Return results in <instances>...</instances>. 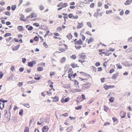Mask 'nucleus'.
Segmentation results:
<instances>
[{"mask_svg": "<svg viewBox=\"0 0 132 132\" xmlns=\"http://www.w3.org/2000/svg\"><path fill=\"white\" fill-rule=\"evenodd\" d=\"M17 28L20 31H23L24 30L22 26H18Z\"/></svg>", "mask_w": 132, "mask_h": 132, "instance_id": "nucleus-22", "label": "nucleus"}, {"mask_svg": "<svg viewBox=\"0 0 132 132\" xmlns=\"http://www.w3.org/2000/svg\"><path fill=\"white\" fill-rule=\"evenodd\" d=\"M79 59L78 60V62L83 64V63L85 62V59L86 57V55L84 53H82L79 54Z\"/></svg>", "mask_w": 132, "mask_h": 132, "instance_id": "nucleus-2", "label": "nucleus"}, {"mask_svg": "<svg viewBox=\"0 0 132 132\" xmlns=\"http://www.w3.org/2000/svg\"><path fill=\"white\" fill-rule=\"evenodd\" d=\"M87 25L89 27L92 28V25L91 22H87L86 23Z\"/></svg>", "mask_w": 132, "mask_h": 132, "instance_id": "nucleus-42", "label": "nucleus"}, {"mask_svg": "<svg viewBox=\"0 0 132 132\" xmlns=\"http://www.w3.org/2000/svg\"><path fill=\"white\" fill-rule=\"evenodd\" d=\"M60 47L59 48L58 50L60 52L59 53L63 52L68 49V46L65 44H63L62 46H60Z\"/></svg>", "mask_w": 132, "mask_h": 132, "instance_id": "nucleus-3", "label": "nucleus"}, {"mask_svg": "<svg viewBox=\"0 0 132 132\" xmlns=\"http://www.w3.org/2000/svg\"><path fill=\"white\" fill-rule=\"evenodd\" d=\"M37 16V14L35 12L31 13L30 15L28 16L29 17H30L32 18L34 17H36Z\"/></svg>", "mask_w": 132, "mask_h": 132, "instance_id": "nucleus-15", "label": "nucleus"}, {"mask_svg": "<svg viewBox=\"0 0 132 132\" xmlns=\"http://www.w3.org/2000/svg\"><path fill=\"white\" fill-rule=\"evenodd\" d=\"M112 10H107L106 11V13L107 14H108L110 13H112Z\"/></svg>", "mask_w": 132, "mask_h": 132, "instance_id": "nucleus-51", "label": "nucleus"}, {"mask_svg": "<svg viewBox=\"0 0 132 132\" xmlns=\"http://www.w3.org/2000/svg\"><path fill=\"white\" fill-rule=\"evenodd\" d=\"M70 5H71L70 6V8L71 9H73L75 8L76 6H74L75 5V3L74 2H71L69 3Z\"/></svg>", "mask_w": 132, "mask_h": 132, "instance_id": "nucleus-10", "label": "nucleus"}, {"mask_svg": "<svg viewBox=\"0 0 132 132\" xmlns=\"http://www.w3.org/2000/svg\"><path fill=\"white\" fill-rule=\"evenodd\" d=\"M5 2L4 1H1L0 2V4L1 5H4L5 4Z\"/></svg>", "mask_w": 132, "mask_h": 132, "instance_id": "nucleus-61", "label": "nucleus"}, {"mask_svg": "<svg viewBox=\"0 0 132 132\" xmlns=\"http://www.w3.org/2000/svg\"><path fill=\"white\" fill-rule=\"evenodd\" d=\"M82 108V106L80 105L77 107H76L75 108L77 110H80Z\"/></svg>", "mask_w": 132, "mask_h": 132, "instance_id": "nucleus-52", "label": "nucleus"}, {"mask_svg": "<svg viewBox=\"0 0 132 132\" xmlns=\"http://www.w3.org/2000/svg\"><path fill=\"white\" fill-rule=\"evenodd\" d=\"M34 40L36 41H38L39 40V38L37 36L35 37L34 38Z\"/></svg>", "mask_w": 132, "mask_h": 132, "instance_id": "nucleus-63", "label": "nucleus"}, {"mask_svg": "<svg viewBox=\"0 0 132 132\" xmlns=\"http://www.w3.org/2000/svg\"><path fill=\"white\" fill-rule=\"evenodd\" d=\"M36 64L35 61L29 62L28 63V65L30 67H32L33 65Z\"/></svg>", "mask_w": 132, "mask_h": 132, "instance_id": "nucleus-13", "label": "nucleus"}, {"mask_svg": "<svg viewBox=\"0 0 132 132\" xmlns=\"http://www.w3.org/2000/svg\"><path fill=\"white\" fill-rule=\"evenodd\" d=\"M70 100V98L69 97L65 98H62L61 100V102L64 103V102H68Z\"/></svg>", "mask_w": 132, "mask_h": 132, "instance_id": "nucleus-17", "label": "nucleus"}, {"mask_svg": "<svg viewBox=\"0 0 132 132\" xmlns=\"http://www.w3.org/2000/svg\"><path fill=\"white\" fill-rule=\"evenodd\" d=\"M74 85L76 87H79V82L78 81L76 80H75L74 82Z\"/></svg>", "mask_w": 132, "mask_h": 132, "instance_id": "nucleus-23", "label": "nucleus"}, {"mask_svg": "<svg viewBox=\"0 0 132 132\" xmlns=\"http://www.w3.org/2000/svg\"><path fill=\"white\" fill-rule=\"evenodd\" d=\"M128 40L129 42H132V37H131L128 38Z\"/></svg>", "mask_w": 132, "mask_h": 132, "instance_id": "nucleus-64", "label": "nucleus"}, {"mask_svg": "<svg viewBox=\"0 0 132 132\" xmlns=\"http://www.w3.org/2000/svg\"><path fill=\"white\" fill-rule=\"evenodd\" d=\"M83 26V24L82 22L80 23H78V25L77 26V28L78 29H79L82 27Z\"/></svg>", "mask_w": 132, "mask_h": 132, "instance_id": "nucleus-20", "label": "nucleus"}, {"mask_svg": "<svg viewBox=\"0 0 132 132\" xmlns=\"http://www.w3.org/2000/svg\"><path fill=\"white\" fill-rule=\"evenodd\" d=\"M32 8L31 7L28 8L25 10V11L27 13H29L32 11Z\"/></svg>", "mask_w": 132, "mask_h": 132, "instance_id": "nucleus-26", "label": "nucleus"}, {"mask_svg": "<svg viewBox=\"0 0 132 132\" xmlns=\"http://www.w3.org/2000/svg\"><path fill=\"white\" fill-rule=\"evenodd\" d=\"M114 100V98L113 97H110L109 99V101L110 102L112 103L113 102Z\"/></svg>", "mask_w": 132, "mask_h": 132, "instance_id": "nucleus-44", "label": "nucleus"}, {"mask_svg": "<svg viewBox=\"0 0 132 132\" xmlns=\"http://www.w3.org/2000/svg\"><path fill=\"white\" fill-rule=\"evenodd\" d=\"M62 29V27H58L57 28L56 31L57 32H59L61 31Z\"/></svg>", "mask_w": 132, "mask_h": 132, "instance_id": "nucleus-50", "label": "nucleus"}, {"mask_svg": "<svg viewBox=\"0 0 132 132\" xmlns=\"http://www.w3.org/2000/svg\"><path fill=\"white\" fill-rule=\"evenodd\" d=\"M114 87L115 86L114 85H106L104 86L103 88H104L105 90H107L110 88H114Z\"/></svg>", "mask_w": 132, "mask_h": 132, "instance_id": "nucleus-8", "label": "nucleus"}, {"mask_svg": "<svg viewBox=\"0 0 132 132\" xmlns=\"http://www.w3.org/2000/svg\"><path fill=\"white\" fill-rule=\"evenodd\" d=\"M70 66L73 68H75L76 67H79V66H78V64H77L75 63H72L71 64Z\"/></svg>", "mask_w": 132, "mask_h": 132, "instance_id": "nucleus-18", "label": "nucleus"}, {"mask_svg": "<svg viewBox=\"0 0 132 132\" xmlns=\"http://www.w3.org/2000/svg\"><path fill=\"white\" fill-rule=\"evenodd\" d=\"M66 61V58L65 57H63L61 58L60 62L61 63H64Z\"/></svg>", "mask_w": 132, "mask_h": 132, "instance_id": "nucleus-19", "label": "nucleus"}, {"mask_svg": "<svg viewBox=\"0 0 132 132\" xmlns=\"http://www.w3.org/2000/svg\"><path fill=\"white\" fill-rule=\"evenodd\" d=\"M102 5V3L100 2H98L97 4L98 6V7H101Z\"/></svg>", "mask_w": 132, "mask_h": 132, "instance_id": "nucleus-53", "label": "nucleus"}, {"mask_svg": "<svg viewBox=\"0 0 132 132\" xmlns=\"http://www.w3.org/2000/svg\"><path fill=\"white\" fill-rule=\"evenodd\" d=\"M4 112L5 113L4 114H5V117L4 118V120H6V121H4L5 122H8L10 120V118H9L8 117H6L5 116L6 115V114L7 113V110H5L4 111Z\"/></svg>", "mask_w": 132, "mask_h": 132, "instance_id": "nucleus-12", "label": "nucleus"}, {"mask_svg": "<svg viewBox=\"0 0 132 132\" xmlns=\"http://www.w3.org/2000/svg\"><path fill=\"white\" fill-rule=\"evenodd\" d=\"M49 129V128L48 126H44L42 128V130L43 132H47Z\"/></svg>", "mask_w": 132, "mask_h": 132, "instance_id": "nucleus-14", "label": "nucleus"}, {"mask_svg": "<svg viewBox=\"0 0 132 132\" xmlns=\"http://www.w3.org/2000/svg\"><path fill=\"white\" fill-rule=\"evenodd\" d=\"M77 73H78V77H81L82 76H90L89 75H88L86 73L82 72H79V71H77Z\"/></svg>", "mask_w": 132, "mask_h": 132, "instance_id": "nucleus-5", "label": "nucleus"}, {"mask_svg": "<svg viewBox=\"0 0 132 132\" xmlns=\"http://www.w3.org/2000/svg\"><path fill=\"white\" fill-rule=\"evenodd\" d=\"M39 8L40 10L41 11L43 10L44 9V6L42 4L40 5H39Z\"/></svg>", "mask_w": 132, "mask_h": 132, "instance_id": "nucleus-40", "label": "nucleus"}, {"mask_svg": "<svg viewBox=\"0 0 132 132\" xmlns=\"http://www.w3.org/2000/svg\"><path fill=\"white\" fill-rule=\"evenodd\" d=\"M132 0H127L125 3V5H128L130 4Z\"/></svg>", "mask_w": 132, "mask_h": 132, "instance_id": "nucleus-24", "label": "nucleus"}, {"mask_svg": "<svg viewBox=\"0 0 132 132\" xmlns=\"http://www.w3.org/2000/svg\"><path fill=\"white\" fill-rule=\"evenodd\" d=\"M126 114V113L125 112L121 111L120 113V116L121 118H125Z\"/></svg>", "mask_w": 132, "mask_h": 132, "instance_id": "nucleus-9", "label": "nucleus"}, {"mask_svg": "<svg viewBox=\"0 0 132 132\" xmlns=\"http://www.w3.org/2000/svg\"><path fill=\"white\" fill-rule=\"evenodd\" d=\"M94 40L93 38L92 37L90 38L88 40V44H89L93 42Z\"/></svg>", "mask_w": 132, "mask_h": 132, "instance_id": "nucleus-28", "label": "nucleus"}, {"mask_svg": "<svg viewBox=\"0 0 132 132\" xmlns=\"http://www.w3.org/2000/svg\"><path fill=\"white\" fill-rule=\"evenodd\" d=\"M109 108L104 105V111L106 112H107V111L109 110Z\"/></svg>", "mask_w": 132, "mask_h": 132, "instance_id": "nucleus-45", "label": "nucleus"}, {"mask_svg": "<svg viewBox=\"0 0 132 132\" xmlns=\"http://www.w3.org/2000/svg\"><path fill=\"white\" fill-rule=\"evenodd\" d=\"M103 13V12L100 9H96V12H95L94 14V16L96 17H97L98 16H101Z\"/></svg>", "mask_w": 132, "mask_h": 132, "instance_id": "nucleus-4", "label": "nucleus"}, {"mask_svg": "<svg viewBox=\"0 0 132 132\" xmlns=\"http://www.w3.org/2000/svg\"><path fill=\"white\" fill-rule=\"evenodd\" d=\"M104 50V49H100L98 50V51L100 53H99V55H102L103 54H104V52H103L102 51Z\"/></svg>", "mask_w": 132, "mask_h": 132, "instance_id": "nucleus-27", "label": "nucleus"}, {"mask_svg": "<svg viewBox=\"0 0 132 132\" xmlns=\"http://www.w3.org/2000/svg\"><path fill=\"white\" fill-rule=\"evenodd\" d=\"M72 127H68L67 129V130L68 132H70L72 129Z\"/></svg>", "mask_w": 132, "mask_h": 132, "instance_id": "nucleus-38", "label": "nucleus"}, {"mask_svg": "<svg viewBox=\"0 0 132 132\" xmlns=\"http://www.w3.org/2000/svg\"><path fill=\"white\" fill-rule=\"evenodd\" d=\"M79 78L80 80L81 81H83L84 80H86L87 81V84H85L84 85L85 87H87V88L89 87L91 85V82L92 81V79L91 78L89 77L87 78H84V79L81 78V77H79Z\"/></svg>", "mask_w": 132, "mask_h": 132, "instance_id": "nucleus-1", "label": "nucleus"}, {"mask_svg": "<svg viewBox=\"0 0 132 132\" xmlns=\"http://www.w3.org/2000/svg\"><path fill=\"white\" fill-rule=\"evenodd\" d=\"M0 102H3V104L6 103L7 102V100H4L3 98H1L0 100Z\"/></svg>", "mask_w": 132, "mask_h": 132, "instance_id": "nucleus-37", "label": "nucleus"}, {"mask_svg": "<svg viewBox=\"0 0 132 132\" xmlns=\"http://www.w3.org/2000/svg\"><path fill=\"white\" fill-rule=\"evenodd\" d=\"M75 47L76 48L77 50H79L81 48V46L79 45H75Z\"/></svg>", "mask_w": 132, "mask_h": 132, "instance_id": "nucleus-54", "label": "nucleus"}, {"mask_svg": "<svg viewBox=\"0 0 132 132\" xmlns=\"http://www.w3.org/2000/svg\"><path fill=\"white\" fill-rule=\"evenodd\" d=\"M48 92L46 91L44 92H42V95L43 96H45V93H47V94H48Z\"/></svg>", "mask_w": 132, "mask_h": 132, "instance_id": "nucleus-56", "label": "nucleus"}, {"mask_svg": "<svg viewBox=\"0 0 132 132\" xmlns=\"http://www.w3.org/2000/svg\"><path fill=\"white\" fill-rule=\"evenodd\" d=\"M95 6V4L94 3H92L90 5V7L91 8H93Z\"/></svg>", "mask_w": 132, "mask_h": 132, "instance_id": "nucleus-55", "label": "nucleus"}, {"mask_svg": "<svg viewBox=\"0 0 132 132\" xmlns=\"http://www.w3.org/2000/svg\"><path fill=\"white\" fill-rule=\"evenodd\" d=\"M11 34L10 33H7L5 34L4 35V37H6L7 36H11Z\"/></svg>", "mask_w": 132, "mask_h": 132, "instance_id": "nucleus-47", "label": "nucleus"}, {"mask_svg": "<svg viewBox=\"0 0 132 132\" xmlns=\"http://www.w3.org/2000/svg\"><path fill=\"white\" fill-rule=\"evenodd\" d=\"M53 99L54 100L53 102H58L59 101V98L57 96H55L54 98H53Z\"/></svg>", "mask_w": 132, "mask_h": 132, "instance_id": "nucleus-32", "label": "nucleus"}, {"mask_svg": "<svg viewBox=\"0 0 132 132\" xmlns=\"http://www.w3.org/2000/svg\"><path fill=\"white\" fill-rule=\"evenodd\" d=\"M16 8V5H12L11 6V9L13 11H14L15 10Z\"/></svg>", "mask_w": 132, "mask_h": 132, "instance_id": "nucleus-48", "label": "nucleus"}, {"mask_svg": "<svg viewBox=\"0 0 132 132\" xmlns=\"http://www.w3.org/2000/svg\"><path fill=\"white\" fill-rule=\"evenodd\" d=\"M68 72L69 74L68 75V77L69 78L71 79V77H73L72 75L73 74L72 69L71 68H70L68 70Z\"/></svg>", "mask_w": 132, "mask_h": 132, "instance_id": "nucleus-7", "label": "nucleus"}, {"mask_svg": "<svg viewBox=\"0 0 132 132\" xmlns=\"http://www.w3.org/2000/svg\"><path fill=\"white\" fill-rule=\"evenodd\" d=\"M24 16L23 15H21V16L20 18V20L22 21H25L26 20L24 19Z\"/></svg>", "mask_w": 132, "mask_h": 132, "instance_id": "nucleus-33", "label": "nucleus"}, {"mask_svg": "<svg viewBox=\"0 0 132 132\" xmlns=\"http://www.w3.org/2000/svg\"><path fill=\"white\" fill-rule=\"evenodd\" d=\"M116 65L117 66V68H118L119 69H121L122 68V67L120 65V64H118Z\"/></svg>", "mask_w": 132, "mask_h": 132, "instance_id": "nucleus-59", "label": "nucleus"}, {"mask_svg": "<svg viewBox=\"0 0 132 132\" xmlns=\"http://www.w3.org/2000/svg\"><path fill=\"white\" fill-rule=\"evenodd\" d=\"M72 36L71 33L69 34L67 36V37L69 39H71L72 38Z\"/></svg>", "mask_w": 132, "mask_h": 132, "instance_id": "nucleus-25", "label": "nucleus"}, {"mask_svg": "<svg viewBox=\"0 0 132 132\" xmlns=\"http://www.w3.org/2000/svg\"><path fill=\"white\" fill-rule=\"evenodd\" d=\"M12 50L13 51H16V46H12Z\"/></svg>", "mask_w": 132, "mask_h": 132, "instance_id": "nucleus-57", "label": "nucleus"}, {"mask_svg": "<svg viewBox=\"0 0 132 132\" xmlns=\"http://www.w3.org/2000/svg\"><path fill=\"white\" fill-rule=\"evenodd\" d=\"M68 116V113H65L63 114H62L61 115H60V116L62 117H67Z\"/></svg>", "mask_w": 132, "mask_h": 132, "instance_id": "nucleus-39", "label": "nucleus"}, {"mask_svg": "<svg viewBox=\"0 0 132 132\" xmlns=\"http://www.w3.org/2000/svg\"><path fill=\"white\" fill-rule=\"evenodd\" d=\"M23 110L22 109H21L19 111V114L20 116H22L23 114Z\"/></svg>", "mask_w": 132, "mask_h": 132, "instance_id": "nucleus-49", "label": "nucleus"}, {"mask_svg": "<svg viewBox=\"0 0 132 132\" xmlns=\"http://www.w3.org/2000/svg\"><path fill=\"white\" fill-rule=\"evenodd\" d=\"M41 75L38 74H36L35 75L34 79L36 80H39L41 79Z\"/></svg>", "mask_w": 132, "mask_h": 132, "instance_id": "nucleus-11", "label": "nucleus"}, {"mask_svg": "<svg viewBox=\"0 0 132 132\" xmlns=\"http://www.w3.org/2000/svg\"><path fill=\"white\" fill-rule=\"evenodd\" d=\"M91 68L92 70L95 72H96V68L94 66H92L91 67Z\"/></svg>", "mask_w": 132, "mask_h": 132, "instance_id": "nucleus-35", "label": "nucleus"}, {"mask_svg": "<svg viewBox=\"0 0 132 132\" xmlns=\"http://www.w3.org/2000/svg\"><path fill=\"white\" fill-rule=\"evenodd\" d=\"M24 132H29V128L28 127H26L24 129Z\"/></svg>", "mask_w": 132, "mask_h": 132, "instance_id": "nucleus-29", "label": "nucleus"}, {"mask_svg": "<svg viewBox=\"0 0 132 132\" xmlns=\"http://www.w3.org/2000/svg\"><path fill=\"white\" fill-rule=\"evenodd\" d=\"M4 106V104L1 103L0 102V108L2 110Z\"/></svg>", "mask_w": 132, "mask_h": 132, "instance_id": "nucleus-34", "label": "nucleus"}, {"mask_svg": "<svg viewBox=\"0 0 132 132\" xmlns=\"http://www.w3.org/2000/svg\"><path fill=\"white\" fill-rule=\"evenodd\" d=\"M82 42L81 39H79L78 40H77L76 42L75 43V44L79 45H81L82 44Z\"/></svg>", "mask_w": 132, "mask_h": 132, "instance_id": "nucleus-21", "label": "nucleus"}, {"mask_svg": "<svg viewBox=\"0 0 132 132\" xmlns=\"http://www.w3.org/2000/svg\"><path fill=\"white\" fill-rule=\"evenodd\" d=\"M43 68L42 67H38L37 68V70L38 71H43Z\"/></svg>", "mask_w": 132, "mask_h": 132, "instance_id": "nucleus-43", "label": "nucleus"}, {"mask_svg": "<svg viewBox=\"0 0 132 132\" xmlns=\"http://www.w3.org/2000/svg\"><path fill=\"white\" fill-rule=\"evenodd\" d=\"M104 54L106 56H109L110 54H111V53H109V50L104 52Z\"/></svg>", "mask_w": 132, "mask_h": 132, "instance_id": "nucleus-30", "label": "nucleus"}, {"mask_svg": "<svg viewBox=\"0 0 132 132\" xmlns=\"http://www.w3.org/2000/svg\"><path fill=\"white\" fill-rule=\"evenodd\" d=\"M70 58L73 60H75L76 59V56L75 55H73L70 56Z\"/></svg>", "mask_w": 132, "mask_h": 132, "instance_id": "nucleus-46", "label": "nucleus"}, {"mask_svg": "<svg viewBox=\"0 0 132 132\" xmlns=\"http://www.w3.org/2000/svg\"><path fill=\"white\" fill-rule=\"evenodd\" d=\"M33 25L35 26L36 27H39L40 26L39 24L38 23H33Z\"/></svg>", "mask_w": 132, "mask_h": 132, "instance_id": "nucleus-60", "label": "nucleus"}, {"mask_svg": "<svg viewBox=\"0 0 132 132\" xmlns=\"http://www.w3.org/2000/svg\"><path fill=\"white\" fill-rule=\"evenodd\" d=\"M119 73L118 72L114 74L111 77V78L113 80L116 79L117 77L118 76Z\"/></svg>", "mask_w": 132, "mask_h": 132, "instance_id": "nucleus-16", "label": "nucleus"}, {"mask_svg": "<svg viewBox=\"0 0 132 132\" xmlns=\"http://www.w3.org/2000/svg\"><path fill=\"white\" fill-rule=\"evenodd\" d=\"M29 26V25H27L26 26V28H28V30L29 31H30L32 30L33 29V27L31 26H30L29 27V28H28V27Z\"/></svg>", "mask_w": 132, "mask_h": 132, "instance_id": "nucleus-31", "label": "nucleus"}, {"mask_svg": "<svg viewBox=\"0 0 132 132\" xmlns=\"http://www.w3.org/2000/svg\"><path fill=\"white\" fill-rule=\"evenodd\" d=\"M5 14L6 15L10 16L11 15V14L10 12L8 11L6 12H5Z\"/></svg>", "mask_w": 132, "mask_h": 132, "instance_id": "nucleus-62", "label": "nucleus"}, {"mask_svg": "<svg viewBox=\"0 0 132 132\" xmlns=\"http://www.w3.org/2000/svg\"><path fill=\"white\" fill-rule=\"evenodd\" d=\"M68 16L70 19H78V15L75 16L72 13H70L68 15Z\"/></svg>", "mask_w": 132, "mask_h": 132, "instance_id": "nucleus-6", "label": "nucleus"}, {"mask_svg": "<svg viewBox=\"0 0 132 132\" xmlns=\"http://www.w3.org/2000/svg\"><path fill=\"white\" fill-rule=\"evenodd\" d=\"M108 5H110L109 3H107L106 4H104V6L105 9H108L109 8Z\"/></svg>", "mask_w": 132, "mask_h": 132, "instance_id": "nucleus-36", "label": "nucleus"}, {"mask_svg": "<svg viewBox=\"0 0 132 132\" xmlns=\"http://www.w3.org/2000/svg\"><path fill=\"white\" fill-rule=\"evenodd\" d=\"M11 70L13 71L14 70H15V67L14 66L12 65L11 66Z\"/></svg>", "mask_w": 132, "mask_h": 132, "instance_id": "nucleus-58", "label": "nucleus"}, {"mask_svg": "<svg viewBox=\"0 0 132 132\" xmlns=\"http://www.w3.org/2000/svg\"><path fill=\"white\" fill-rule=\"evenodd\" d=\"M68 6V4L67 3H64L62 4V7L63 8H65L67 7Z\"/></svg>", "mask_w": 132, "mask_h": 132, "instance_id": "nucleus-41", "label": "nucleus"}]
</instances>
